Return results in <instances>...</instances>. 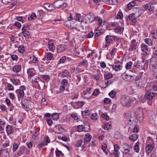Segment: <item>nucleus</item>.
<instances>
[{"instance_id":"obj_37","label":"nucleus","mask_w":157,"mask_h":157,"mask_svg":"<svg viewBox=\"0 0 157 157\" xmlns=\"http://www.w3.org/2000/svg\"><path fill=\"white\" fill-rule=\"evenodd\" d=\"M81 14H80L77 13L75 14V16L74 17V19L76 21H80V20L81 19Z\"/></svg>"},{"instance_id":"obj_36","label":"nucleus","mask_w":157,"mask_h":157,"mask_svg":"<svg viewBox=\"0 0 157 157\" xmlns=\"http://www.w3.org/2000/svg\"><path fill=\"white\" fill-rule=\"evenodd\" d=\"M101 25L102 27L103 28V31H104V33L105 30H106L108 28V24L107 22L105 21H104L103 24H102Z\"/></svg>"},{"instance_id":"obj_5","label":"nucleus","mask_w":157,"mask_h":157,"mask_svg":"<svg viewBox=\"0 0 157 157\" xmlns=\"http://www.w3.org/2000/svg\"><path fill=\"white\" fill-rule=\"evenodd\" d=\"M25 87L24 86H21L19 87V89L16 90V92L18 93V95L20 98H22L24 96V90H25Z\"/></svg>"},{"instance_id":"obj_41","label":"nucleus","mask_w":157,"mask_h":157,"mask_svg":"<svg viewBox=\"0 0 157 157\" xmlns=\"http://www.w3.org/2000/svg\"><path fill=\"white\" fill-rule=\"evenodd\" d=\"M134 66L138 68H141L143 69V67L141 65L140 63L138 61L137 63L135 62L134 64Z\"/></svg>"},{"instance_id":"obj_55","label":"nucleus","mask_w":157,"mask_h":157,"mask_svg":"<svg viewBox=\"0 0 157 157\" xmlns=\"http://www.w3.org/2000/svg\"><path fill=\"white\" fill-rule=\"evenodd\" d=\"M101 117L106 119V120H109V117L108 116L107 114L106 113H103L101 115Z\"/></svg>"},{"instance_id":"obj_1","label":"nucleus","mask_w":157,"mask_h":157,"mask_svg":"<svg viewBox=\"0 0 157 157\" xmlns=\"http://www.w3.org/2000/svg\"><path fill=\"white\" fill-rule=\"evenodd\" d=\"M121 147L124 149V150L122 152L125 154H127L129 155H132L133 154V153L130 152V149L132 148V147H131L127 143H124L121 145Z\"/></svg>"},{"instance_id":"obj_11","label":"nucleus","mask_w":157,"mask_h":157,"mask_svg":"<svg viewBox=\"0 0 157 157\" xmlns=\"http://www.w3.org/2000/svg\"><path fill=\"white\" fill-rule=\"evenodd\" d=\"M54 4L47 3L44 4V7L49 10H54L55 8Z\"/></svg>"},{"instance_id":"obj_52","label":"nucleus","mask_w":157,"mask_h":157,"mask_svg":"<svg viewBox=\"0 0 157 157\" xmlns=\"http://www.w3.org/2000/svg\"><path fill=\"white\" fill-rule=\"evenodd\" d=\"M55 153L56 156L57 157H59L60 155V154L62 153V152L61 151L59 150L57 148L55 151Z\"/></svg>"},{"instance_id":"obj_63","label":"nucleus","mask_w":157,"mask_h":157,"mask_svg":"<svg viewBox=\"0 0 157 157\" xmlns=\"http://www.w3.org/2000/svg\"><path fill=\"white\" fill-rule=\"evenodd\" d=\"M11 57L13 60L17 61L18 59V57L16 55H13L11 56Z\"/></svg>"},{"instance_id":"obj_29","label":"nucleus","mask_w":157,"mask_h":157,"mask_svg":"<svg viewBox=\"0 0 157 157\" xmlns=\"http://www.w3.org/2000/svg\"><path fill=\"white\" fill-rule=\"evenodd\" d=\"M141 50L145 52H147L149 51L148 46L144 44H142L141 46Z\"/></svg>"},{"instance_id":"obj_47","label":"nucleus","mask_w":157,"mask_h":157,"mask_svg":"<svg viewBox=\"0 0 157 157\" xmlns=\"http://www.w3.org/2000/svg\"><path fill=\"white\" fill-rule=\"evenodd\" d=\"M75 82H76V84L78 85V84L79 82L81 80V78L80 75H78L76 76V78H75Z\"/></svg>"},{"instance_id":"obj_44","label":"nucleus","mask_w":157,"mask_h":157,"mask_svg":"<svg viewBox=\"0 0 157 157\" xmlns=\"http://www.w3.org/2000/svg\"><path fill=\"white\" fill-rule=\"evenodd\" d=\"M18 50L19 52L23 53L25 51V48L23 45H20L18 48Z\"/></svg>"},{"instance_id":"obj_24","label":"nucleus","mask_w":157,"mask_h":157,"mask_svg":"<svg viewBox=\"0 0 157 157\" xmlns=\"http://www.w3.org/2000/svg\"><path fill=\"white\" fill-rule=\"evenodd\" d=\"M6 132L8 136L12 133L13 131V129L12 126L8 125L6 127Z\"/></svg>"},{"instance_id":"obj_27","label":"nucleus","mask_w":157,"mask_h":157,"mask_svg":"<svg viewBox=\"0 0 157 157\" xmlns=\"http://www.w3.org/2000/svg\"><path fill=\"white\" fill-rule=\"evenodd\" d=\"M0 157H9L8 150L6 149H3L1 156Z\"/></svg>"},{"instance_id":"obj_22","label":"nucleus","mask_w":157,"mask_h":157,"mask_svg":"<svg viewBox=\"0 0 157 157\" xmlns=\"http://www.w3.org/2000/svg\"><path fill=\"white\" fill-rule=\"evenodd\" d=\"M21 69V66L20 65H15L13 68V71L16 73L19 72Z\"/></svg>"},{"instance_id":"obj_6","label":"nucleus","mask_w":157,"mask_h":157,"mask_svg":"<svg viewBox=\"0 0 157 157\" xmlns=\"http://www.w3.org/2000/svg\"><path fill=\"white\" fill-rule=\"evenodd\" d=\"M143 7L145 10L150 11H152L154 9V5L151 3L146 4L143 6Z\"/></svg>"},{"instance_id":"obj_40","label":"nucleus","mask_w":157,"mask_h":157,"mask_svg":"<svg viewBox=\"0 0 157 157\" xmlns=\"http://www.w3.org/2000/svg\"><path fill=\"white\" fill-rule=\"evenodd\" d=\"M67 63L66 61V56H63L60 59L59 61V63Z\"/></svg>"},{"instance_id":"obj_26","label":"nucleus","mask_w":157,"mask_h":157,"mask_svg":"<svg viewBox=\"0 0 157 157\" xmlns=\"http://www.w3.org/2000/svg\"><path fill=\"white\" fill-rule=\"evenodd\" d=\"M26 150H27L28 149L25 146H21L19 148V150L17 153V155H21L22 154L24 151Z\"/></svg>"},{"instance_id":"obj_15","label":"nucleus","mask_w":157,"mask_h":157,"mask_svg":"<svg viewBox=\"0 0 157 157\" xmlns=\"http://www.w3.org/2000/svg\"><path fill=\"white\" fill-rule=\"evenodd\" d=\"M60 74L61 75V77L62 78H68V76L70 77L69 72L66 70L61 72Z\"/></svg>"},{"instance_id":"obj_13","label":"nucleus","mask_w":157,"mask_h":157,"mask_svg":"<svg viewBox=\"0 0 157 157\" xmlns=\"http://www.w3.org/2000/svg\"><path fill=\"white\" fill-rule=\"evenodd\" d=\"M155 147L154 144H147L146 146V151L148 153H151L152 149Z\"/></svg>"},{"instance_id":"obj_45","label":"nucleus","mask_w":157,"mask_h":157,"mask_svg":"<svg viewBox=\"0 0 157 157\" xmlns=\"http://www.w3.org/2000/svg\"><path fill=\"white\" fill-rule=\"evenodd\" d=\"M47 145V144L45 141L42 142L40 144H39L37 146L40 149L43 146Z\"/></svg>"},{"instance_id":"obj_12","label":"nucleus","mask_w":157,"mask_h":157,"mask_svg":"<svg viewBox=\"0 0 157 157\" xmlns=\"http://www.w3.org/2000/svg\"><path fill=\"white\" fill-rule=\"evenodd\" d=\"M124 29L123 28L120 27L119 25H117L115 28L114 29V31L116 33H121L123 32Z\"/></svg>"},{"instance_id":"obj_58","label":"nucleus","mask_w":157,"mask_h":157,"mask_svg":"<svg viewBox=\"0 0 157 157\" xmlns=\"http://www.w3.org/2000/svg\"><path fill=\"white\" fill-rule=\"evenodd\" d=\"M88 63L87 61L84 59L82 61V62H81L80 64L82 66L85 67L87 65Z\"/></svg>"},{"instance_id":"obj_48","label":"nucleus","mask_w":157,"mask_h":157,"mask_svg":"<svg viewBox=\"0 0 157 157\" xmlns=\"http://www.w3.org/2000/svg\"><path fill=\"white\" fill-rule=\"evenodd\" d=\"M144 41L145 43L149 45H151L152 44V41L151 39L146 38L145 39Z\"/></svg>"},{"instance_id":"obj_10","label":"nucleus","mask_w":157,"mask_h":157,"mask_svg":"<svg viewBox=\"0 0 157 157\" xmlns=\"http://www.w3.org/2000/svg\"><path fill=\"white\" fill-rule=\"evenodd\" d=\"M105 40L106 43L108 44H110L111 43L113 40L112 36L107 35L105 36Z\"/></svg>"},{"instance_id":"obj_46","label":"nucleus","mask_w":157,"mask_h":157,"mask_svg":"<svg viewBox=\"0 0 157 157\" xmlns=\"http://www.w3.org/2000/svg\"><path fill=\"white\" fill-rule=\"evenodd\" d=\"M132 64V62L130 61L127 63L125 65V68L127 69H129L131 68Z\"/></svg>"},{"instance_id":"obj_42","label":"nucleus","mask_w":157,"mask_h":157,"mask_svg":"<svg viewBox=\"0 0 157 157\" xmlns=\"http://www.w3.org/2000/svg\"><path fill=\"white\" fill-rule=\"evenodd\" d=\"M35 18L37 17V16L35 13H33L31 15L28 17V20L31 21L35 19Z\"/></svg>"},{"instance_id":"obj_17","label":"nucleus","mask_w":157,"mask_h":157,"mask_svg":"<svg viewBox=\"0 0 157 157\" xmlns=\"http://www.w3.org/2000/svg\"><path fill=\"white\" fill-rule=\"evenodd\" d=\"M138 138V135L136 134H133L129 137V140L132 141L134 142Z\"/></svg>"},{"instance_id":"obj_31","label":"nucleus","mask_w":157,"mask_h":157,"mask_svg":"<svg viewBox=\"0 0 157 157\" xmlns=\"http://www.w3.org/2000/svg\"><path fill=\"white\" fill-rule=\"evenodd\" d=\"M104 77L105 79L107 80L112 78L113 77V75L112 74L108 72L106 74H104Z\"/></svg>"},{"instance_id":"obj_30","label":"nucleus","mask_w":157,"mask_h":157,"mask_svg":"<svg viewBox=\"0 0 157 157\" xmlns=\"http://www.w3.org/2000/svg\"><path fill=\"white\" fill-rule=\"evenodd\" d=\"M136 3L135 2V1H133L128 3L127 6L128 10H130L132 7L135 6Z\"/></svg>"},{"instance_id":"obj_39","label":"nucleus","mask_w":157,"mask_h":157,"mask_svg":"<svg viewBox=\"0 0 157 157\" xmlns=\"http://www.w3.org/2000/svg\"><path fill=\"white\" fill-rule=\"evenodd\" d=\"M21 107L22 109H24L27 111H28L29 110V105H25L23 104L22 101H21Z\"/></svg>"},{"instance_id":"obj_23","label":"nucleus","mask_w":157,"mask_h":157,"mask_svg":"<svg viewBox=\"0 0 157 157\" xmlns=\"http://www.w3.org/2000/svg\"><path fill=\"white\" fill-rule=\"evenodd\" d=\"M29 59L31 60L29 62V63L30 64H32L33 63H36L38 61L37 58H36L34 55H33L32 57H30Z\"/></svg>"},{"instance_id":"obj_28","label":"nucleus","mask_w":157,"mask_h":157,"mask_svg":"<svg viewBox=\"0 0 157 157\" xmlns=\"http://www.w3.org/2000/svg\"><path fill=\"white\" fill-rule=\"evenodd\" d=\"M90 114V110H85L82 113V115L84 118H87V116H89Z\"/></svg>"},{"instance_id":"obj_64","label":"nucleus","mask_w":157,"mask_h":157,"mask_svg":"<svg viewBox=\"0 0 157 157\" xmlns=\"http://www.w3.org/2000/svg\"><path fill=\"white\" fill-rule=\"evenodd\" d=\"M68 80L66 79H63L61 82V83L62 84L63 86H66L68 83Z\"/></svg>"},{"instance_id":"obj_4","label":"nucleus","mask_w":157,"mask_h":157,"mask_svg":"<svg viewBox=\"0 0 157 157\" xmlns=\"http://www.w3.org/2000/svg\"><path fill=\"white\" fill-rule=\"evenodd\" d=\"M121 103L123 105L128 107L130 106L132 104L130 99L127 98H121Z\"/></svg>"},{"instance_id":"obj_35","label":"nucleus","mask_w":157,"mask_h":157,"mask_svg":"<svg viewBox=\"0 0 157 157\" xmlns=\"http://www.w3.org/2000/svg\"><path fill=\"white\" fill-rule=\"evenodd\" d=\"M59 114L58 113H53L52 116V119L55 121H56L59 118Z\"/></svg>"},{"instance_id":"obj_14","label":"nucleus","mask_w":157,"mask_h":157,"mask_svg":"<svg viewBox=\"0 0 157 157\" xmlns=\"http://www.w3.org/2000/svg\"><path fill=\"white\" fill-rule=\"evenodd\" d=\"M122 76L124 79H126L128 81H130L133 80L134 79L133 76L132 75L125 74L123 75Z\"/></svg>"},{"instance_id":"obj_3","label":"nucleus","mask_w":157,"mask_h":157,"mask_svg":"<svg viewBox=\"0 0 157 157\" xmlns=\"http://www.w3.org/2000/svg\"><path fill=\"white\" fill-rule=\"evenodd\" d=\"M156 94L153 92H151L150 91L146 92L144 96V99L145 100H148L149 101L151 100L153 98Z\"/></svg>"},{"instance_id":"obj_20","label":"nucleus","mask_w":157,"mask_h":157,"mask_svg":"<svg viewBox=\"0 0 157 157\" xmlns=\"http://www.w3.org/2000/svg\"><path fill=\"white\" fill-rule=\"evenodd\" d=\"M136 10H137V15H136V17H138L141 16V14L143 12V9H140L139 7H134L133 9V11H136Z\"/></svg>"},{"instance_id":"obj_56","label":"nucleus","mask_w":157,"mask_h":157,"mask_svg":"<svg viewBox=\"0 0 157 157\" xmlns=\"http://www.w3.org/2000/svg\"><path fill=\"white\" fill-rule=\"evenodd\" d=\"M117 0H106L105 2L106 3L109 4H114L115 2Z\"/></svg>"},{"instance_id":"obj_38","label":"nucleus","mask_w":157,"mask_h":157,"mask_svg":"<svg viewBox=\"0 0 157 157\" xmlns=\"http://www.w3.org/2000/svg\"><path fill=\"white\" fill-rule=\"evenodd\" d=\"M86 16L87 17L89 21H90V22L94 18V15L92 13H90L87 14Z\"/></svg>"},{"instance_id":"obj_7","label":"nucleus","mask_w":157,"mask_h":157,"mask_svg":"<svg viewBox=\"0 0 157 157\" xmlns=\"http://www.w3.org/2000/svg\"><path fill=\"white\" fill-rule=\"evenodd\" d=\"M137 15V13H132L128 16V18L132 22L135 23L137 22L136 18L137 17H136V15Z\"/></svg>"},{"instance_id":"obj_49","label":"nucleus","mask_w":157,"mask_h":157,"mask_svg":"<svg viewBox=\"0 0 157 157\" xmlns=\"http://www.w3.org/2000/svg\"><path fill=\"white\" fill-rule=\"evenodd\" d=\"M53 57V54L51 52H48L47 54V59L48 60H51Z\"/></svg>"},{"instance_id":"obj_50","label":"nucleus","mask_w":157,"mask_h":157,"mask_svg":"<svg viewBox=\"0 0 157 157\" xmlns=\"http://www.w3.org/2000/svg\"><path fill=\"white\" fill-rule=\"evenodd\" d=\"M29 25H27L24 26L22 29V32L21 33H24V31H25L27 30H28L29 28Z\"/></svg>"},{"instance_id":"obj_2","label":"nucleus","mask_w":157,"mask_h":157,"mask_svg":"<svg viewBox=\"0 0 157 157\" xmlns=\"http://www.w3.org/2000/svg\"><path fill=\"white\" fill-rule=\"evenodd\" d=\"M54 4L55 5V8H64L67 6V3L64 2L63 0H59L55 1Z\"/></svg>"},{"instance_id":"obj_21","label":"nucleus","mask_w":157,"mask_h":157,"mask_svg":"<svg viewBox=\"0 0 157 157\" xmlns=\"http://www.w3.org/2000/svg\"><path fill=\"white\" fill-rule=\"evenodd\" d=\"M65 50V45H64L60 44L57 48V51L58 53L61 52Z\"/></svg>"},{"instance_id":"obj_34","label":"nucleus","mask_w":157,"mask_h":157,"mask_svg":"<svg viewBox=\"0 0 157 157\" xmlns=\"http://www.w3.org/2000/svg\"><path fill=\"white\" fill-rule=\"evenodd\" d=\"M140 143L139 141H138L135 144L134 146V151L136 152H138L139 151V146Z\"/></svg>"},{"instance_id":"obj_33","label":"nucleus","mask_w":157,"mask_h":157,"mask_svg":"<svg viewBox=\"0 0 157 157\" xmlns=\"http://www.w3.org/2000/svg\"><path fill=\"white\" fill-rule=\"evenodd\" d=\"M92 138L91 136L90 135H85L84 143H87L90 141Z\"/></svg>"},{"instance_id":"obj_9","label":"nucleus","mask_w":157,"mask_h":157,"mask_svg":"<svg viewBox=\"0 0 157 157\" xmlns=\"http://www.w3.org/2000/svg\"><path fill=\"white\" fill-rule=\"evenodd\" d=\"M35 71L34 69L30 68L27 69V73L28 75V78L31 79V78L35 75L34 72Z\"/></svg>"},{"instance_id":"obj_43","label":"nucleus","mask_w":157,"mask_h":157,"mask_svg":"<svg viewBox=\"0 0 157 157\" xmlns=\"http://www.w3.org/2000/svg\"><path fill=\"white\" fill-rule=\"evenodd\" d=\"M117 94V93L113 90L110 91L109 94V95L112 98H114Z\"/></svg>"},{"instance_id":"obj_60","label":"nucleus","mask_w":157,"mask_h":157,"mask_svg":"<svg viewBox=\"0 0 157 157\" xmlns=\"http://www.w3.org/2000/svg\"><path fill=\"white\" fill-rule=\"evenodd\" d=\"M94 33L92 31H90L87 35L86 37L87 38H90L93 37Z\"/></svg>"},{"instance_id":"obj_18","label":"nucleus","mask_w":157,"mask_h":157,"mask_svg":"<svg viewBox=\"0 0 157 157\" xmlns=\"http://www.w3.org/2000/svg\"><path fill=\"white\" fill-rule=\"evenodd\" d=\"M77 131L80 132L82 131L85 132H88V130H86L85 129V127L83 125H79L77 126Z\"/></svg>"},{"instance_id":"obj_19","label":"nucleus","mask_w":157,"mask_h":157,"mask_svg":"<svg viewBox=\"0 0 157 157\" xmlns=\"http://www.w3.org/2000/svg\"><path fill=\"white\" fill-rule=\"evenodd\" d=\"M94 20H97L98 21V25L101 26L102 24V19L99 17H94L93 19L90 21V22H92Z\"/></svg>"},{"instance_id":"obj_32","label":"nucleus","mask_w":157,"mask_h":157,"mask_svg":"<svg viewBox=\"0 0 157 157\" xmlns=\"http://www.w3.org/2000/svg\"><path fill=\"white\" fill-rule=\"evenodd\" d=\"M136 40H133L131 41V50L132 51L136 49L137 45L135 44Z\"/></svg>"},{"instance_id":"obj_59","label":"nucleus","mask_w":157,"mask_h":157,"mask_svg":"<svg viewBox=\"0 0 157 157\" xmlns=\"http://www.w3.org/2000/svg\"><path fill=\"white\" fill-rule=\"evenodd\" d=\"M85 103V102L83 101H78L75 103V104H76L78 106H82Z\"/></svg>"},{"instance_id":"obj_25","label":"nucleus","mask_w":157,"mask_h":157,"mask_svg":"<svg viewBox=\"0 0 157 157\" xmlns=\"http://www.w3.org/2000/svg\"><path fill=\"white\" fill-rule=\"evenodd\" d=\"M112 67L113 70H114L116 71H118L120 70L122 68V66L120 65H111Z\"/></svg>"},{"instance_id":"obj_8","label":"nucleus","mask_w":157,"mask_h":157,"mask_svg":"<svg viewBox=\"0 0 157 157\" xmlns=\"http://www.w3.org/2000/svg\"><path fill=\"white\" fill-rule=\"evenodd\" d=\"M54 130L56 131V132L57 133H61L63 132L64 129L60 124L56 125L54 128Z\"/></svg>"},{"instance_id":"obj_54","label":"nucleus","mask_w":157,"mask_h":157,"mask_svg":"<svg viewBox=\"0 0 157 157\" xmlns=\"http://www.w3.org/2000/svg\"><path fill=\"white\" fill-rule=\"evenodd\" d=\"M7 88L8 90H13L14 89L13 86L10 83L8 84Z\"/></svg>"},{"instance_id":"obj_53","label":"nucleus","mask_w":157,"mask_h":157,"mask_svg":"<svg viewBox=\"0 0 157 157\" xmlns=\"http://www.w3.org/2000/svg\"><path fill=\"white\" fill-rule=\"evenodd\" d=\"M19 145L16 143H14L13 146V152L15 151L18 148Z\"/></svg>"},{"instance_id":"obj_51","label":"nucleus","mask_w":157,"mask_h":157,"mask_svg":"<svg viewBox=\"0 0 157 157\" xmlns=\"http://www.w3.org/2000/svg\"><path fill=\"white\" fill-rule=\"evenodd\" d=\"M98 115L96 113H94L91 115V118L92 120L95 121L98 118Z\"/></svg>"},{"instance_id":"obj_57","label":"nucleus","mask_w":157,"mask_h":157,"mask_svg":"<svg viewBox=\"0 0 157 157\" xmlns=\"http://www.w3.org/2000/svg\"><path fill=\"white\" fill-rule=\"evenodd\" d=\"M123 17V14L122 13L119 11L117 16V19H121Z\"/></svg>"},{"instance_id":"obj_61","label":"nucleus","mask_w":157,"mask_h":157,"mask_svg":"<svg viewBox=\"0 0 157 157\" xmlns=\"http://www.w3.org/2000/svg\"><path fill=\"white\" fill-rule=\"evenodd\" d=\"M152 36L155 39L157 38V30H153L152 32Z\"/></svg>"},{"instance_id":"obj_62","label":"nucleus","mask_w":157,"mask_h":157,"mask_svg":"<svg viewBox=\"0 0 157 157\" xmlns=\"http://www.w3.org/2000/svg\"><path fill=\"white\" fill-rule=\"evenodd\" d=\"M46 120L47 123L49 126H51L53 123V122L51 118L45 119Z\"/></svg>"},{"instance_id":"obj_16","label":"nucleus","mask_w":157,"mask_h":157,"mask_svg":"<svg viewBox=\"0 0 157 157\" xmlns=\"http://www.w3.org/2000/svg\"><path fill=\"white\" fill-rule=\"evenodd\" d=\"M104 31H101L100 29L98 30L97 28L95 29L94 37L95 40H97L96 37L100 36L101 34L104 33Z\"/></svg>"}]
</instances>
